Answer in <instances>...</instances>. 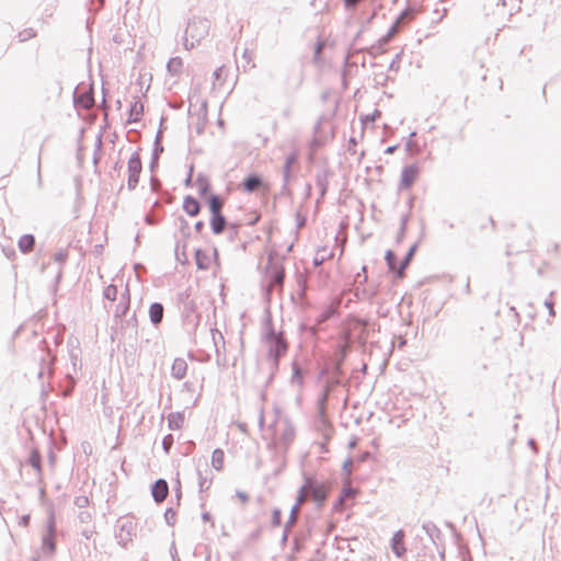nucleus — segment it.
Wrapping results in <instances>:
<instances>
[{"mask_svg":"<svg viewBox=\"0 0 561 561\" xmlns=\"http://www.w3.org/2000/svg\"><path fill=\"white\" fill-rule=\"evenodd\" d=\"M262 331V342L267 345V358L273 363V371L268 379L272 380L274 371L278 369L282 357L288 351V342L283 331L275 330L270 310H266Z\"/></svg>","mask_w":561,"mask_h":561,"instance_id":"1","label":"nucleus"},{"mask_svg":"<svg viewBox=\"0 0 561 561\" xmlns=\"http://www.w3.org/2000/svg\"><path fill=\"white\" fill-rule=\"evenodd\" d=\"M302 485L307 492L309 501H311L317 511H320L327 504L331 492L329 482L320 481L316 476L307 472L302 473Z\"/></svg>","mask_w":561,"mask_h":561,"instance_id":"2","label":"nucleus"},{"mask_svg":"<svg viewBox=\"0 0 561 561\" xmlns=\"http://www.w3.org/2000/svg\"><path fill=\"white\" fill-rule=\"evenodd\" d=\"M210 28V21L205 18H193L188 21L185 30V35H188L191 39L199 43L205 36L208 35Z\"/></svg>","mask_w":561,"mask_h":561,"instance_id":"3","label":"nucleus"},{"mask_svg":"<svg viewBox=\"0 0 561 561\" xmlns=\"http://www.w3.org/2000/svg\"><path fill=\"white\" fill-rule=\"evenodd\" d=\"M127 170H128L127 187L129 191H134L139 183L140 173L142 171V162H141L139 150L134 151L131 153V156L129 157L128 162H127Z\"/></svg>","mask_w":561,"mask_h":561,"instance_id":"4","label":"nucleus"},{"mask_svg":"<svg viewBox=\"0 0 561 561\" xmlns=\"http://www.w3.org/2000/svg\"><path fill=\"white\" fill-rule=\"evenodd\" d=\"M340 385V379L337 378H331L325 381V383L322 387V390L317 399V410L318 414L323 423L327 421V407L330 393L334 389V387Z\"/></svg>","mask_w":561,"mask_h":561,"instance_id":"5","label":"nucleus"},{"mask_svg":"<svg viewBox=\"0 0 561 561\" xmlns=\"http://www.w3.org/2000/svg\"><path fill=\"white\" fill-rule=\"evenodd\" d=\"M348 352V346L346 344H337L333 357L331 359V373L334 376L333 378L340 379L343 376V364L346 358Z\"/></svg>","mask_w":561,"mask_h":561,"instance_id":"6","label":"nucleus"},{"mask_svg":"<svg viewBox=\"0 0 561 561\" xmlns=\"http://www.w3.org/2000/svg\"><path fill=\"white\" fill-rule=\"evenodd\" d=\"M266 273L268 275L270 285L271 286H282L285 279V270L284 267L273 262V254H268V263L266 265Z\"/></svg>","mask_w":561,"mask_h":561,"instance_id":"7","label":"nucleus"},{"mask_svg":"<svg viewBox=\"0 0 561 561\" xmlns=\"http://www.w3.org/2000/svg\"><path fill=\"white\" fill-rule=\"evenodd\" d=\"M94 89L90 85L87 90L79 92L78 88L73 92V105L77 108L89 110L94 105Z\"/></svg>","mask_w":561,"mask_h":561,"instance_id":"8","label":"nucleus"},{"mask_svg":"<svg viewBox=\"0 0 561 561\" xmlns=\"http://www.w3.org/2000/svg\"><path fill=\"white\" fill-rule=\"evenodd\" d=\"M420 168L416 163L404 165L400 176V190H409L416 181Z\"/></svg>","mask_w":561,"mask_h":561,"instance_id":"9","label":"nucleus"},{"mask_svg":"<svg viewBox=\"0 0 561 561\" xmlns=\"http://www.w3.org/2000/svg\"><path fill=\"white\" fill-rule=\"evenodd\" d=\"M136 535V525L130 519H126L119 525L118 533L116 534L117 542L122 547H126Z\"/></svg>","mask_w":561,"mask_h":561,"instance_id":"10","label":"nucleus"},{"mask_svg":"<svg viewBox=\"0 0 561 561\" xmlns=\"http://www.w3.org/2000/svg\"><path fill=\"white\" fill-rule=\"evenodd\" d=\"M210 229L213 231L214 234H220L224 232V230L229 227V229L233 232V233H237L238 232V225L236 224H228L226 217L222 215V213L220 214H216V215H210Z\"/></svg>","mask_w":561,"mask_h":561,"instance_id":"11","label":"nucleus"},{"mask_svg":"<svg viewBox=\"0 0 561 561\" xmlns=\"http://www.w3.org/2000/svg\"><path fill=\"white\" fill-rule=\"evenodd\" d=\"M169 494V484L164 479L156 480L151 485V495L156 503H162Z\"/></svg>","mask_w":561,"mask_h":561,"instance_id":"12","label":"nucleus"},{"mask_svg":"<svg viewBox=\"0 0 561 561\" xmlns=\"http://www.w3.org/2000/svg\"><path fill=\"white\" fill-rule=\"evenodd\" d=\"M340 305H341V299L340 298H335L333 301H331L322 311L321 313L317 317V324L320 325L324 322H327L328 320L334 318L335 316L339 314V309H340Z\"/></svg>","mask_w":561,"mask_h":561,"instance_id":"13","label":"nucleus"},{"mask_svg":"<svg viewBox=\"0 0 561 561\" xmlns=\"http://www.w3.org/2000/svg\"><path fill=\"white\" fill-rule=\"evenodd\" d=\"M329 175L330 171L328 169H321L316 173V185L319 188L320 196L317 199V204L321 202V199L325 196L329 188Z\"/></svg>","mask_w":561,"mask_h":561,"instance_id":"14","label":"nucleus"},{"mask_svg":"<svg viewBox=\"0 0 561 561\" xmlns=\"http://www.w3.org/2000/svg\"><path fill=\"white\" fill-rule=\"evenodd\" d=\"M263 186V178L256 173L248 174L242 181V188L247 193H253Z\"/></svg>","mask_w":561,"mask_h":561,"instance_id":"15","label":"nucleus"},{"mask_svg":"<svg viewBox=\"0 0 561 561\" xmlns=\"http://www.w3.org/2000/svg\"><path fill=\"white\" fill-rule=\"evenodd\" d=\"M26 463L30 465L36 472L37 479L42 481L43 478V465L42 455L37 447H32Z\"/></svg>","mask_w":561,"mask_h":561,"instance_id":"16","label":"nucleus"},{"mask_svg":"<svg viewBox=\"0 0 561 561\" xmlns=\"http://www.w3.org/2000/svg\"><path fill=\"white\" fill-rule=\"evenodd\" d=\"M404 531L402 529L397 530L392 538H391V549L392 552L398 557L401 558L405 552V546H404Z\"/></svg>","mask_w":561,"mask_h":561,"instance_id":"17","label":"nucleus"},{"mask_svg":"<svg viewBox=\"0 0 561 561\" xmlns=\"http://www.w3.org/2000/svg\"><path fill=\"white\" fill-rule=\"evenodd\" d=\"M148 313L151 324L158 328L163 320L164 307L161 302H152L149 307Z\"/></svg>","mask_w":561,"mask_h":561,"instance_id":"18","label":"nucleus"},{"mask_svg":"<svg viewBox=\"0 0 561 561\" xmlns=\"http://www.w3.org/2000/svg\"><path fill=\"white\" fill-rule=\"evenodd\" d=\"M295 427L289 420H285L284 428L280 433L279 442L287 449L295 438Z\"/></svg>","mask_w":561,"mask_h":561,"instance_id":"19","label":"nucleus"},{"mask_svg":"<svg viewBox=\"0 0 561 561\" xmlns=\"http://www.w3.org/2000/svg\"><path fill=\"white\" fill-rule=\"evenodd\" d=\"M182 207H183V210L190 217H195L201 211V204H199V202L197 201V198H195L192 195H186L184 197Z\"/></svg>","mask_w":561,"mask_h":561,"instance_id":"20","label":"nucleus"},{"mask_svg":"<svg viewBox=\"0 0 561 561\" xmlns=\"http://www.w3.org/2000/svg\"><path fill=\"white\" fill-rule=\"evenodd\" d=\"M422 528L425 531V534L430 537L431 541L435 546H438L443 538L440 529L433 522H425L422 525Z\"/></svg>","mask_w":561,"mask_h":561,"instance_id":"21","label":"nucleus"},{"mask_svg":"<svg viewBox=\"0 0 561 561\" xmlns=\"http://www.w3.org/2000/svg\"><path fill=\"white\" fill-rule=\"evenodd\" d=\"M187 371V363L183 358H175L171 367V375L176 380H182Z\"/></svg>","mask_w":561,"mask_h":561,"instance_id":"22","label":"nucleus"},{"mask_svg":"<svg viewBox=\"0 0 561 561\" xmlns=\"http://www.w3.org/2000/svg\"><path fill=\"white\" fill-rule=\"evenodd\" d=\"M142 114H144V104L141 103L140 100L136 99L130 104L127 123L131 124V123H137V122L141 121Z\"/></svg>","mask_w":561,"mask_h":561,"instance_id":"23","label":"nucleus"},{"mask_svg":"<svg viewBox=\"0 0 561 561\" xmlns=\"http://www.w3.org/2000/svg\"><path fill=\"white\" fill-rule=\"evenodd\" d=\"M18 247L23 254L32 252L35 247V237L32 233L21 236L18 241Z\"/></svg>","mask_w":561,"mask_h":561,"instance_id":"24","label":"nucleus"},{"mask_svg":"<svg viewBox=\"0 0 561 561\" xmlns=\"http://www.w3.org/2000/svg\"><path fill=\"white\" fill-rule=\"evenodd\" d=\"M416 250H417V243H414L413 245L410 247L407 254L404 255L402 261L399 263L398 278H401L404 275V272H405L407 267L410 265Z\"/></svg>","mask_w":561,"mask_h":561,"instance_id":"25","label":"nucleus"},{"mask_svg":"<svg viewBox=\"0 0 561 561\" xmlns=\"http://www.w3.org/2000/svg\"><path fill=\"white\" fill-rule=\"evenodd\" d=\"M42 550L45 554H54L56 551V535L44 534L42 537Z\"/></svg>","mask_w":561,"mask_h":561,"instance_id":"26","label":"nucleus"},{"mask_svg":"<svg viewBox=\"0 0 561 561\" xmlns=\"http://www.w3.org/2000/svg\"><path fill=\"white\" fill-rule=\"evenodd\" d=\"M210 215L222 213L224 201L216 194H211L207 199Z\"/></svg>","mask_w":561,"mask_h":561,"instance_id":"27","label":"nucleus"},{"mask_svg":"<svg viewBox=\"0 0 561 561\" xmlns=\"http://www.w3.org/2000/svg\"><path fill=\"white\" fill-rule=\"evenodd\" d=\"M183 69V60L181 57H172L167 64V71L172 76H180Z\"/></svg>","mask_w":561,"mask_h":561,"instance_id":"28","label":"nucleus"},{"mask_svg":"<svg viewBox=\"0 0 561 561\" xmlns=\"http://www.w3.org/2000/svg\"><path fill=\"white\" fill-rule=\"evenodd\" d=\"M385 261L389 271L393 273L396 277H398L399 263L397 254L392 250H387L385 254Z\"/></svg>","mask_w":561,"mask_h":561,"instance_id":"29","label":"nucleus"},{"mask_svg":"<svg viewBox=\"0 0 561 561\" xmlns=\"http://www.w3.org/2000/svg\"><path fill=\"white\" fill-rule=\"evenodd\" d=\"M195 262L198 270L205 271L209 267V256L202 249L195 250Z\"/></svg>","mask_w":561,"mask_h":561,"instance_id":"30","label":"nucleus"},{"mask_svg":"<svg viewBox=\"0 0 561 561\" xmlns=\"http://www.w3.org/2000/svg\"><path fill=\"white\" fill-rule=\"evenodd\" d=\"M163 151H164V148H163L162 145L153 146L152 152H151V159H150V162H149V170H150L151 173H154L156 170L158 169V167H159V158H160V156L162 154Z\"/></svg>","mask_w":561,"mask_h":561,"instance_id":"31","label":"nucleus"},{"mask_svg":"<svg viewBox=\"0 0 561 561\" xmlns=\"http://www.w3.org/2000/svg\"><path fill=\"white\" fill-rule=\"evenodd\" d=\"M184 424V415L181 412L170 413L168 416V426L170 430H180Z\"/></svg>","mask_w":561,"mask_h":561,"instance_id":"32","label":"nucleus"},{"mask_svg":"<svg viewBox=\"0 0 561 561\" xmlns=\"http://www.w3.org/2000/svg\"><path fill=\"white\" fill-rule=\"evenodd\" d=\"M297 162V154L291 152L285 159L283 165V181L289 182L291 165Z\"/></svg>","mask_w":561,"mask_h":561,"instance_id":"33","label":"nucleus"},{"mask_svg":"<svg viewBox=\"0 0 561 561\" xmlns=\"http://www.w3.org/2000/svg\"><path fill=\"white\" fill-rule=\"evenodd\" d=\"M291 369H293L291 379H290L291 383H296L299 387H301L304 385V370L301 369V367L299 366V364L296 360L293 362Z\"/></svg>","mask_w":561,"mask_h":561,"instance_id":"34","label":"nucleus"},{"mask_svg":"<svg viewBox=\"0 0 561 561\" xmlns=\"http://www.w3.org/2000/svg\"><path fill=\"white\" fill-rule=\"evenodd\" d=\"M225 453L220 448H216L211 454V465L217 470L220 471L224 467Z\"/></svg>","mask_w":561,"mask_h":561,"instance_id":"35","label":"nucleus"},{"mask_svg":"<svg viewBox=\"0 0 561 561\" xmlns=\"http://www.w3.org/2000/svg\"><path fill=\"white\" fill-rule=\"evenodd\" d=\"M409 219H410V214H404L401 216L400 227H399V231H398L397 239H396L397 243L402 242V240L404 239Z\"/></svg>","mask_w":561,"mask_h":561,"instance_id":"36","label":"nucleus"},{"mask_svg":"<svg viewBox=\"0 0 561 561\" xmlns=\"http://www.w3.org/2000/svg\"><path fill=\"white\" fill-rule=\"evenodd\" d=\"M196 183H197V186H198L199 195L204 196L206 193L209 192L210 183H209V181L207 180V178L204 174L199 173L197 175Z\"/></svg>","mask_w":561,"mask_h":561,"instance_id":"37","label":"nucleus"},{"mask_svg":"<svg viewBox=\"0 0 561 561\" xmlns=\"http://www.w3.org/2000/svg\"><path fill=\"white\" fill-rule=\"evenodd\" d=\"M77 385L76 378L71 374H67L65 378V387L62 389V396L69 397Z\"/></svg>","mask_w":561,"mask_h":561,"instance_id":"38","label":"nucleus"},{"mask_svg":"<svg viewBox=\"0 0 561 561\" xmlns=\"http://www.w3.org/2000/svg\"><path fill=\"white\" fill-rule=\"evenodd\" d=\"M129 301L128 300H121L117 306H116V309H115V312H114V318L115 320L117 321L118 319L122 320L123 317L126 316L127 311L129 310Z\"/></svg>","mask_w":561,"mask_h":561,"instance_id":"39","label":"nucleus"},{"mask_svg":"<svg viewBox=\"0 0 561 561\" xmlns=\"http://www.w3.org/2000/svg\"><path fill=\"white\" fill-rule=\"evenodd\" d=\"M185 248H186L185 243L181 244V242H176L175 257H176V261L181 264L187 263V255L185 252Z\"/></svg>","mask_w":561,"mask_h":561,"instance_id":"40","label":"nucleus"},{"mask_svg":"<svg viewBox=\"0 0 561 561\" xmlns=\"http://www.w3.org/2000/svg\"><path fill=\"white\" fill-rule=\"evenodd\" d=\"M178 296H179V300L181 302H183V305H184V311H186V312L193 311V309L195 308V304L193 300H190L188 293L183 291V293H180Z\"/></svg>","mask_w":561,"mask_h":561,"instance_id":"41","label":"nucleus"},{"mask_svg":"<svg viewBox=\"0 0 561 561\" xmlns=\"http://www.w3.org/2000/svg\"><path fill=\"white\" fill-rule=\"evenodd\" d=\"M416 9H413V8H407L405 10H403L400 15L397 18L396 20V24L399 25L400 23H402L403 21H407V20H412L415 14H416Z\"/></svg>","mask_w":561,"mask_h":561,"instance_id":"42","label":"nucleus"},{"mask_svg":"<svg viewBox=\"0 0 561 561\" xmlns=\"http://www.w3.org/2000/svg\"><path fill=\"white\" fill-rule=\"evenodd\" d=\"M306 501H309V499H308V495H307V492H306L304 485L301 484L300 488L297 491L296 501H295L293 507H296V508L300 510L301 505Z\"/></svg>","mask_w":561,"mask_h":561,"instance_id":"43","label":"nucleus"},{"mask_svg":"<svg viewBox=\"0 0 561 561\" xmlns=\"http://www.w3.org/2000/svg\"><path fill=\"white\" fill-rule=\"evenodd\" d=\"M69 355H70V360H71L73 371L81 369L82 363H81V358H80V351L71 350Z\"/></svg>","mask_w":561,"mask_h":561,"instance_id":"44","label":"nucleus"},{"mask_svg":"<svg viewBox=\"0 0 561 561\" xmlns=\"http://www.w3.org/2000/svg\"><path fill=\"white\" fill-rule=\"evenodd\" d=\"M197 476H198V488H199V492L202 493L210 488L211 478L203 476L201 470H197Z\"/></svg>","mask_w":561,"mask_h":561,"instance_id":"45","label":"nucleus"},{"mask_svg":"<svg viewBox=\"0 0 561 561\" xmlns=\"http://www.w3.org/2000/svg\"><path fill=\"white\" fill-rule=\"evenodd\" d=\"M117 287L113 284L106 286L103 290V297L110 301H115L117 297Z\"/></svg>","mask_w":561,"mask_h":561,"instance_id":"46","label":"nucleus"},{"mask_svg":"<svg viewBox=\"0 0 561 561\" xmlns=\"http://www.w3.org/2000/svg\"><path fill=\"white\" fill-rule=\"evenodd\" d=\"M36 36V31L32 27L25 28L18 34L19 42L23 43Z\"/></svg>","mask_w":561,"mask_h":561,"instance_id":"47","label":"nucleus"},{"mask_svg":"<svg viewBox=\"0 0 561 561\" xmlns=\"http://www.w3.org/2000/svg\"><path fill=\"white\" fill-rule=\"evenodd\" d=\"M227 73V69L225 68V66H220L218 67L214 72H213V77H214V85L216 84H220V82L224 80L225 76Z\"/></svg>","mask_w":561,"mask_h":561,"instance_id":"48","label":"nucleus"},{"mask_svg":"<svg viewBox=\"0 0 561 561\" xmlns=\"http://www.w3.org/2000/svg\"><path fill=\"white\" fill-rule=\"evenodd\" d=\"M299 511H300L299 508H296V507L291 506L288 520L285 524L286 528H293L296 525Z\"/></svg>","mask_w":561,"mask_h":561,"instance_id":"49","label":"nucleus"},{"mask_svg":"<svg viewBox=\"0 0 561 561\" xmlns=\"http://www.w3.org/2000/svg\"><path fill=\"white\" fill-rule=\"evenodd\" d=\"M272 527H279L282 525V511L279 508H274L272 512V519H271Z\"/></svg>","mask_w":561,"mask_h":561,"instance_id":"50","label":"nucleus"},{"mask_svg":"<svg viewBox=\"0 0 561 561\" xmlns=\"http://www.w3.org/2000/svg\"><path fill=\"white\" fill-rule=\"evenodd\" d=\"M174 444V437L172 434H168L162 439V448L165 451V454H170V450Z\"/></svg>","mask_w":561,"mask_h":561,"instance_id":"51","label":"nucleus"},{"mask_svg":"<svg viewBox=\"0 0 561 561\" xmlns=\"http://www.w3.org/2000/svg\"><path fill=\"white\" fill-rule=\"evenodd\" d=\"M175 517H176V512L172 507H169L165 510L164 519L169 526H173L175 524Z\"/></svg>","mask_w":561,"mask_h":561,"instance_id":"52","label":"nucleus"},{"mask_svg":"<svg viewBox=\"0 0 561 561\" xmlns=\"http://www.w3.org/2000/svg\"><path fill=\"white\" fill-rule=\"evenodd\" d=\"M397 26L398 25L396 23H393V25L390 27L388 33L378 41V47H381L382 45L388 43V41L391 38V36L397 33Z\"/></svg>","mask_w":561,"mask_h":561,"instance_id":"53","label":"nucleus"},{"mask_svg":"<svg viewBox=\"0 0 561 561\" xmlns=\"http://www.w3.org/2000/svg\"><path fill=\"white\" fill-rule=\"evenodd\" d=\"M366 266L363 265L362 266V270L360 272L356 273V275L354 276V282L359 284V285H363L367 282V272H366Z\"/></svg>","mask_w":561,"mask_h":561,"instance_id":"54","label":"nucleus"},{"mask_svg":"<svg viewBox=\"0 0 561 561\" xmlns=\"http://www.w3.org/2000/svg\"><path fill=\"white\" fill-rule=\"evenodd\" d=\"M306 537L295 536L293 539V550L296 553H299L304 549V541Z\"/></svg>","mask_w":561,"mask_h":561,"instance_id":"55","label":"nucleus"},{"mask_svg":"<svg viewBox=\"0 0 561 561\" xmlns=\"http://www.w3.org/2000/svg\"><path fill=\"white\" fill-rule=\"evenodd\" d=\"M45 534L56 535V522L53 514H50L49 517L47 518Z\"/></svg>","mask_w":561,"mask_h":561,"instance_id":"56","label":"nucleus"},{"mask_svg":"<svg viewBox=\"0 0 561 561\" xmlns=\"http://www.w3.org/2000/svg\"><path fill=\"white\" fill-rule=\"evenodd\" d=\"M380 116H381V112L376 108L373 114L362 117L360 121H362V124L365 125L368 122H370V123L375 122Z\"/></svg>","mask_w":561,"mask_h":561,"instance_id":"57","label":"nucleus"},{"mask_svg":"<svg viewBox=\"0 0 561 561\" xmlns=\"http://www.w3.org/2000/svg\"><path fill=\"white\" fill-rule=\"evenodd\" d=\"M352 465L353 459L351 457H347L342 465V471L346 477H350L352 473Z\"/></svg>","mask_w":561,"mask_h":561,"instance_id":"58","label":"nucleus"},{"mask_svg":"<svg viewBox=\"0 0 561 561\" xmlns=\"http://www.w3.org/2000/svg\"><path fill=\"white\" fill-rule=\"evenodd\" d=\"M180 220V230L183 233V236L188 237L190 236V226L186 219L183 217L179 218Z\"/></svg>","mask_w":561,"mask_h":561,"instance_id":"59","label":"nucleus"},{"mask_svg":"<svg viewBox=\"0 0 561 561\" xmlns=\"http://www.w3.org/2000/svg\"><path fill=\"white\" fill-rule=\"evenodd\" d=\"M68 257V251L67 250H59L55 256L54 260L58 263H65Z\"/></svg>","mask_w":561,"mask_h":561,"instance_id":"60","label":"nucleus"},{"mask_svg":"<svg viewBox=\"0 0 561 561\" xmlns=\"http://www.w3.org/2000/svg\"><path fill=\"white\" fill-rule=\"evenodd\" d=\"M75 504L82 508L89 505V499L85 495H80L75 499Z\"/></svg>","mask_w":561,"mask_h":561,"instance_id":"61","label":"nucleus"},{"mask_svg":"<svg viewBox=\"0 0 561 561\" xmlns=\"http://www.w3.org/2000/svg\"><path fill=\"white\" fill-rule=\"evenodd\" d=\"M344 501L345 497L340 495L337 500L333 503V510L335 512H342L344 510Z\"/></svg>","mask_w":561,"mask_h":561,"instance_id":"62","label":"nucleus"},{"mask_svg":"<svg viewBox=\"0 0 561 561\" xmlns=\"http://www.w3.org/2000/svg\"><path fill=\"white\" fill-rule=\"evenodd\" d=\"M354 296L359 300L366 299L367 290L365 288L356 287L354 290Z\"/></svg>","mask_w":561,"mask_h":561,"instance_id":"63","label":"nucleus"},{"mask_svg":"<svg viewBox=\"0 0 561 561\" xmlns=\"http://www.w3.org/2000/svg\"><path fill=\"white\" fill-rule=\"evenodd\" d=\"M307 218L299 211L296 213V226L298 229H301L306 225Z\"/></svg>","mask_w":561,"mask_h":561,"instance_id":"64","label":"nucleus"}]
</instances>
